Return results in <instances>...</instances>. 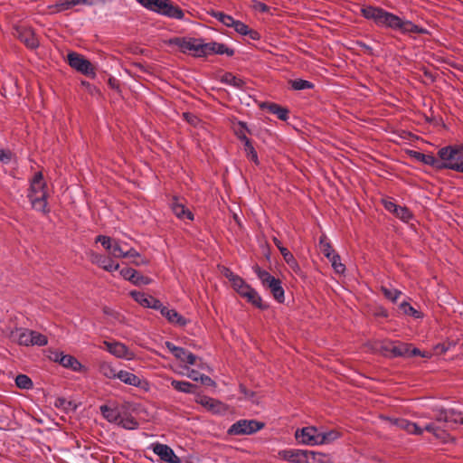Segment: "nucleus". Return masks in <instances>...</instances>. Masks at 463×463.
I'll use <instances>...</instances> for the list:
<instances>
[{
	"mask_svg": "<svg viewBox=\"0 0 463 463\" xmlns=\"http://www.w3.org/2000/svg\"><path fill=\"white\" fill-rule=\"evenodd\" d=\"M364 18L373 21L379 27H385L399 31L403 34L417 33L426 34L428 30L413 24L411 21L403 20L400 16L373 5H365L361 9Z\"/></svg>",
	"mask_w": 463,
	"mask_h": 463,
	"instance_id": "obj_1",
	"label": "nucleus"
},
{
	"mask_svg": "<svg viewBox=\"0 0 463 463\" xmlns=\"http://www.w3.org/2000/svg\"><path fill=\"white\" fill-rule=\"evenodd\" d=\"M437 156V171L449 169L463 174V144L443 146Z\"/></svg>",
	"mask_w": 463,
	"mask_h": 463,
	"instance_id": "obj_2",
	"label": "nucleus"
},
{
	"mask_svg": "<svg viewBox=\"0 0 463 463\" xmlns=\"http://www.w3.org/2000/svg\"><path fill=\"white\" fill-rule=\"evenodd\" d=\"M28 198L31 202L32 207L43 213H47L50 210L47 207V192L46 184L43 181L42 172H37L30 185Z\"/></svg>",
	"mask_w": 463,
	"mask_h": 463,
	"instance_id": "obj_3",
	"label": "nucleus"
},
{
	"mask_svg": "<svg viewBox=\"0 0 463 463\" xmlns=\"http://www.w3.org/2000/svg\"><path fill=\"white\" fill-rule=\"evenodd\" d=\"M167 44L177 46L181 52L189 53L196 58L207 56V43L202 38L174 37L168 40Z\"/></svg>",
	"mask_w": 463,
	"mask_h": 463,
	"instance_id": "obj_4",
	"label": "nucleus"
},
{
	"mask_svg": "<svg viewBox=\"0 0 463 463\" xmlns=\"http://www.w3.org/2000/svg\"><path fill=\"white\" fill-rule=\"evenodd\" d=\"M145 8L161 15L183 20L184 12L171 0H137Z\"/></svg>",
	"mask_w": 463,
	"mask_h": 463,
	"instance_id": "obj_5",
	"label": "nucleus"
},
{
	"mask_svg": "<svg viewBox=\"0 0 463 463\" xmlns=\"http://www.w3.org/2000/svg\"><path fill=\"white\" fill-rule=\"evenodd\" d=\"M95 241L100 243L112 258L121 259L139 257L137 251L132 247L109 236L99 235Z\"/></svg>",
	"mask_w": 463,
	"mask_h": 463,
	"instance_id": "obj_6",
	"label": "nucleus"
},
{
	"mask_svg": "<svg viewBox=\"0 0 463 463\" xmlns=\"http://www.w3.org/2000/svg\"><path fill=\"white\" fill-rule=\"evenodd\" d=\"M254 272L261 281L263 287L270 290L274 298L278 302L283 303L285 300V292L282 288L281 281L270 275L268 271L261 269L258 266L254 268Z\"/></svg>",
	"mask_w": 463,
	"mask_h": 463,
	"instance_id": "obj_7",
	"label": "nucleus"
},
{
	"mask_svg": "<svg viewBox=\"0 0 463 463\" xmlns=\"http://www.w3.org/2000/svg\"><path fill=\"white\" fill-rule=\"evenodd\" d=\"M16 342L24 346H44L48 344V338L45 335L26 328H16L13 333Z\"/></svg>",
	"mask_w": 463,
	"mask_h": 463,
	"instance_id": "obj_8",
	"label": "nucleus"
},
{
	"mask_svg": "<svg viewBox=\"0 0 463 463\" xmlns=\"http://www.w3.org/2000/svg\"><path fill=\"white\" fill-rule=\"evenodd\" d=\"M67 61H68L69 65L72 69L76 70L77 71L80 72L81 74H83L87 77H90V78L96 77L94 66L82 54H80L75 52H71L68 53Z\"/></svg>",
	"mask_w": 463,
	"mask_h": 463,
	"instance_id": "obj_9",
	"label": "nucleus"
},
{
	"mask_svg": "<svg viewBox=\"0 0 463 463\" xmlns=\"http://www.w3.org/2000/svg\"><path fill=\"white\" fill-rule=\"evenodd\" d=\"M264 427L262 422L255 420H239L234 422L229 429L228 434L240 436V435H251L260 430Z\"/></svg>",
	"mask_w": 463,
	"mask_h": 463,
	"instance_id": "obj_10",
	"label": "nucleus"
},
{
	"mask_svg": "<svg viewBox=\"0 0 463 463\" xmlns=\"http://www.w3.org/2000/svg\"><path fill=\"white\" fill-rule=\"evenodd\" d=\"M106 350L113 356L126 361H132L135 359V353L128 348L124 343L119 341H107L103 342Z\"/></svg>",
	"mask_w": 463,
	"mask_h": 463,
	"instance_id": "obj_11",
	"label": "nucleus"
},
{
	"mask_svg": "<svg viewBox=\"0 0 463 463\" xmlns=\"http://www.w3.org/2000/svg\"><path fill=\"white\" fill-rule=\"evenodd\" d=\"M149 449L165 463H182V459L166 444L154 442L149 446Z\"/></svg>",
	"mask_w": 463,
	"mask_h": 463,
	"instance_id": "obj_12",
	"label": "nucleus"
},
{
	"mask_svg": "<svg viewBox=\"0 0 463 463\" xmlns=\"http://www.w3.org/2000/svg\"><path fill=\"white\" fill-rule=\"evenodd\" d=\"M295 437L297 440L304 445L317 446L319 445L320 431L312 426L304 427L296 431Z\"/></svg>",
	"mask_w": 463,
	"mask_h": 463,
	"instance_id": "obj_13",
	"label": "nucleus"
},
{
	"mask_svg": "<svg viewBox=\"0 0 463 463\" xmlns=\"http://www.w3.org/2000/svg\"><path fill=\"white\" fill-rule=\"evenodd\" d=\"M86 254L91 263L99 266L106 271L113 272L119 269V264L115 262L109 257L97 253L93 250H89Z\"/></svg>",
	"mask_w": 463,
	"mask_h": 463,
	"instance_id": "obj_14",
	"label": "nucleus"
},
{
	"mask_svg": "<svg viewBox=\"0 0 463 463\" xmlns=\"http://www.w3.org/2000/svg\"><path fill=\"white\" fill-rule=\"evenodd\" d=\"M382 203L386 211L392 213L404 222H408L412 218V213L409 208L396 204L392 198L383 199Z\"/></svg>",
	"mask_w": 463,
	"mask_h": 463,
	"instance_id": "obj_15",
	"label": "nucleus"
},
{
	"mask_svg": "<svg viewBox=\"0 0 463 463\" xmlns=\"http://www.w3.org/2000/svg\"><path fill=\"white\" fill-rule=\"evenodd\" d=\"M281 455L284 459L292 463H311L310 459H316L317 453L300 449L283 450Z\"/></svg>",
	"mask_w": 463,
	"mask_h": 463,
	"instance_id": "obj_16",
	"label": "nucleus"
},
{
	"mask_svg": "<svg viewBox=\"0 0 463 463\" xmlns=\"http://www.w3.org/2000/svg\"><path fill=\"white\" fill-rule=\"evenodd\" d=\"M14 31L15 37L24 43L26 47L33 50L39 46V40L32 28L17 26L14 28Z\"/></svg>",
	"mask_w": 463,
	"mask_h": 463,
	"instance_id": "obj_17",
	"label": "nucleus"
},
{
	"mask_svg": "<svg viewBox=\"0 0 463 463\" xmlns=\"http://www.w3.org/2000/svg\"><path fill=\"white\" fill-rule=\"evenodd\" d=\"M165 347L173 354V355L179 361L185 363L190 365H194L196 363L197 356L188 350L175 345L172 342L166 341L165 343Z\"/></svg>",
	"mask_w": 463,
	"mask_h": 463,
	"instance_id": "obj_18",
	"label": "nucleus"
},
{
	"mask_svg": "<svg viewBox=\"0 0 463 463\" xmlns=\"http://www.w3.org/2000/svg\"><path fill=\"white\" fill-rule=\"evenodd\" d=\"M130 296L144 307L153 308L158 310L161 308V301L150 295L144 292L133 290L130 292Z\"/></svg>",
	"mask_w": 463,
	"mask_h": 463,
	"instance_id": "obj_19",
	"label": "nucleus"
},
{
	"mask_svg": "<svg viewBox=\"0 0 463 463\" xmlns=\"http://www.w3.org/2000/svg\"><path fill=\"white\" fill-rule=\"evenodd\" d=\"M436 420L439 422L446 423L449 427H453L456 424H463V417L461 414L457 413L453 410H442L440 411Z\"/></svg>",
	"mask_w": 463,
	"mask_h": 463,
	"instance_id": "obj_20",
	"label": "nucleus"
},
{
	"mask_svg": "<svg viewBox=\"0 0 463 463\" xmlns=\"http://www.w3.org/2000/svg\"><path fill=\"white\" fill-rule=\"evenodd\" d=\"M170 207L174 214L180 220L185 221H193L194 213L185 207V205L180 202V200L176 197H174L172 202L170 203Z\"/></svg>",
	"mask_w": 463,
	"mask_h": 463,
	"instance_id": "obj_21",
	"label": "nucleus"
},
{
	"mask_svg": "<svg viewBox=\"0 0 463 463\" xmlns=\"http://www.w3.org/2000/svg\"><path fill=\"white\" fill-rule=\"evenodd\" d=\"M158 310L171 324L177 325L179 326H184L188 324V320L180 315L175 309H170L162 304L161 308Z\"/></svg>",
	"mask_w": 463,
	"mask_h": 463,
	"instance_id": "obj_22",
	"label": "nucleus"
},
{
	"mask_svg": "<svg viewBox=\"0 0 463 463\" xmlns=\"http://www.w3.org/2000/svg\"><path fill=\"white\" fill-rule=\"evenodd\" d=\"M260 109H266L270 114L276 115L279 119L287 121L288 119L289 110L286 107H282L274 102H263Z\"/></svg>",
	"mask_w": 463,
	"mask_h": 463,
	"instance_id": "obj_23",
	"label": "nucleus"
},
{
	"mask_svg": "<svg viewBox=\"0 0 463 463\" xmlns=\"http://www.w3.org/2000/svg\"><path fill=\"white\" fill-rule=\"evenodd\" d=\"M391 422L392 425L406 430L410 434L421 435L423 433V430L420 426L406 419H392Z\"/></svg>",
	"mask_w": 463,
	"mask_h": 463,
	"instance_id": "obj_24",
	"label": "nucleus"
},
{
	"mask_svg": "<svg viewBox=\"0 0 463 463\" xmlns=\"http://www.w3.org/2000/svg\"><path fill=\"white\" fill-rule=\"evenodd\" d=\"M234 50L228 47L224 43L216 42L207 43V56L211 54H225L229 57H232L234 55Z\"/></svg>",
	"mask_w": 463,
	"mask_h": 463,
	"instance_id": "obj_25",
	"label": "nucleus"
},
{
	"mask_svg": "<svg viewBox=\"0 0 463 463\" xmlns=\"http://www.w3.org/2000/svg\"><path fill=\"white\" fill-rule=\"evenodd\" d=\"M99 411L103 418L110 423L117 424L120 419L121 412L117 407H109L106 404L99 407Z\"/></svg>",
	"mask_w": 463,
	"mask_h": 463,
	"instance_id": "obj_26",
	"label": "nucleus"
},
{
	"mask_svg": "<svg viewBox=\"0 0 463 463\" xmlns=\"http://www.w3.org/2000/svg\"><path fill=\"white\" fill-rule=\"evenodd\" d=\"M60 364L64 368H69L73 372L80 373L83 370L84 366L72 355L63 354L60 358Z\"/></svg>",
	"mask_w": 463,
	"mask_h": 463,
	"instance_id": "obj_27",
	"label": "nucleus"
},
{
	"mask_svg": "<svg viewBox=\"0 0 463 463\" xmlns=\"http://www.w3.org/2000/svg\"><path fill=\"white\" fill-rule=\"evenodd\" d=\"M411 156L414 159H416L427 165L431 166L432 168H434L437 171L438 158L435 156H433L432 154H424V153H421L419 151H411Z\"/></svg>",
	"mask_w": 463,
	"mask_h": 463,
	"instance_id": "obj_28",
	"label": "nucleus"
},
{
	"mask_svg": "<svg viewBox=\"0 0 463 463\" xmlns=\"http://www.w3.org/2000/svg\"><path fill=\"white\" fill-rule=\"evenodd\" d=\"M118 379L124 383L125 384L140 387L141 386V379L137 376L135 373H132L128 371L120 370L118 373Z\"/></svg>",
	"mask_w": 463,
	"mask_h": 463,
	"instance_id": "obj_29",
	"label": "nucleus"
},
{
	"mask_svg": "<svg viewBox=\"0 0 463 463\" xmlns=\"http://www.w3.org/2000/svg\"><path fill=\"white\" fill-rule=\"evenodd\" d=\"M117 425L129 430H137L139 426L138 421L128 412L121 413Z\"/></svg>",
	"mask_w": 463,
	"mask_h": 463,
	"instance_id": "obj_30",
	"label": "nucleus"
},
{
	"mask_svg": "<svg viewBox=\"0 0 463 463\" xmlns=\"http://www.w3.org/2000/svg\"><path fill=\"white\" fill-rule=\"evenodd\" d=\"M242 298H246L248 302L260 309H265L267 307V305L262 303L260 294L251 287L244 293Z\"/></svg>",
	"mask_w": 463,
	"mask_h": 463,
	"instance_id": "obj_31",
	"label": "nucleus"
},
{
	"mask_svg": "<svg viewBox=\"0 0 463 463\" xmlns=\"http://www.w3.org/2000/svg\"><path fill=\"white\" fill-rule=\"evenodd\" d=\"M99 373L107 379H118V371L113 366L112 363L103 361L99 365Z\"/></svg>",
	"mask_w": 463,
	"mask_h": 463,
	"instance_id": "obj_32",
	"label": "nucleus"
},
{
	"mask_svg": "<svg viewBox=\"0 0 463 463\" xmlns=\"http://www.w3.org/2000/svg\"><path fill=\"white\" fill-rule=\"evenodd\" d=\"M221 81L222 83L233 86V87H235L237 89H240V90H243L245 85H246V82L244 81V80H242L241 78H237L232 72H225L222 76Z\"/></svg>",
	"mask_w": 463,
	"mask_h": 463,
	"instance_id": "obj_33",
	"label": "nucleus"
},
{
	"mask_svg": "<svg viewBox=\"0 0 463 463\" xmlns=\"http://www.w3.org/2000/svg\"><path fill=\"white\" fill-rule=\"evenodd\" d=\"M199 402L213 412H220L223 409L221 402L208 396L202 397Z\"/></svg>",
	"mask_w": 463,
	"mask_h": 463,
	"instance_id": "obj_34",
	"label": "nucleus"
},
{
	"mask_svg": "<svg viewBox=\"0 0 463 463\" xmlns=\"http://www.w3.org/2000/svg\"><path fill=\"white\" fill-rule=\"evenodd\" d=\"M172 387L184 393H194L195 392L196 386L189 382L184 381H177V380H172L171 381Z\"/></svg>",
	"mask_w": 463,
	"mask_h": 463,
	"instance_id": "obj_35",
	"label": "nucleus"
},
{
	"mask_svg": "<svg viewBox=\"0 0 463 463\" xmlns=\"http://www.w3.org/2000/svg\"><path fill=\"white\" fill-rule=\"evenodd\" d=\"M340 438V432L335 430L320 431L319 445L329 444Z\"/></svg>",
	"mask_w": 463,
	"mask_h": 463,
	"instance_id": "obj_36",
	"label": "nucleus"
},
{
	"mask_svg": "<svg viewBox=\"0 0 463 463\" xmlns=\"http://www.w3.org/2000/svg\"><path fill=\"white\" fill-rule=\"evenodd\" d=\"M319 250L324 254L325 257H330L332 254L335 253L329 239L326 234H323L320 237L319 244H318Z\"/></svg>",
	"mask_w": 463,
	"mask_h": 463,
	"instance_id": "obj_37",
	"label": "nucleus"
},
{
	"mask_svg": "<svg viewBox=\"0 0 463 463\" xmlns=\"http://www.w3.org/2000/svg\"><path fill=\"white\" fill-rule=\"evenodd\" d=\"M388 350L390 353L395 357H407V354L410 351V345L408 344H399V345H392Z\"/></svg>",
	"mask_w": 463,
	"mask_h": 463,
	"instance_id": "obj_38",
	"label": "nucleus"
},
{
	"mask_svg": "<svg viewBox=\"0 0 463 463\" xmlns=\"http://www.w3.org/2000/svg\"><path fill=\"white\" fill-rule=\"evenodd\" d=\"M209 14L216 18L219 22L227 27H231L233 24L234 18L229 14H224L223 12L213 10L209 12Z\"/></svg>",
	"mask_w": 463,
	"mask_h": 463,
	"instance_id": "obj_39",
	"label": "nucleus"
},
{
	"mask_svg": "<svg viewBox=\"0 0 463 463\" xmlns=\"http://www.w3.org/2000/svg\"><path fill=\"white\" fill-rule=\"evenodd\" d=\"M280 253L282 254L284 260L291 269H293L295 271L300 269L293 254L287 248L281 247Z\"/></svg>",
	"mask_w": 463,
	"mask_h": 463,
	"instance_id": "obj_40",
	"label": "nucleus"
},
{
	"mask_svg": "<svg viewBox=\"0 0 463 463\" xmlns=\"http://www.w3.org/2000/svg\"><path fill=\"white\" fill-rule=\"evenodd\" d=\"M15 384L23 390H31L33 387V381L26 374H18L15 377Z\"/></svg>",
	"mask_w": 463,
	"mask_h": 463,
	"instance_id": "obj_41",
	"label": "nucleus"
},
{
	"mask_svg": "<svg viewBox=\"0 0 463 463\" xmlns=\"http://www.w3.org/2000/svg\"><path fill=\"white\" fill-rule=\"evenodd\" d=\"M233 289L241 296L242 297L244 293L250 288V286L245 282V280L241 278L240 276L235 279V280L231 283Z\"/></svg>",
	"mask_w": 463,
	"mask_h": 463,
	"instance_id": "obj_42",
	"label": "nucleus"
},
{
	"mask_svg": "<svg viewBox=\"0 0 463 463\" xmlns=\"http://www.w3.org/2000/svg\"><path fill=\"white\" fill-rule=\"evenodd\" d=\"M289 84L291 86V89L294 90H307V89H313L314 84L307 80L302 79H296L289 81Z\"/></svg>",
	"mask_w": 463,
	"mask_h": 463,
	"instance_id": "obj_43",
	"label": "nucleus"
},
{
	"mask_svg": "<svg viewBox=\"0 0 463 463\" xmlns=\"http://www.w3.org/2000/svg\"><path fill=\"white\" fill-rule=\"evenodd\" d=\"M328 260L331 262V265L335 272L342 274L345 270V265L341 262L340 256L337 253L332 254L330 257H327Z\"/></svg>",
	"mask_w": 463,
	"mask_h": 463,
	"instance_id": "obj_44",
	"label": "nucleus"
},
{
	"mask_svg": "<svg viewBox=\"0 0 463 463\" xmlns=\"http://www.w3.org/2000/svg\"><path fill=\"white\" fill-rule=\"evenodd\" d=\"M72 8L70 0H58L55 4L49 5L52 13H61Z\"/></svg>",
	"mask_w": 463,
	"mask_h": 463,
	"instance_id": "obj_45",
	"label": "nucleus"
},
{
	"mask_svg": "<svg viewBox=\"0 0 463 463\" xmlns=\"http://www.w3.org/2000/svg\"><path fill=\"white\" fill-rule=\"evenodd\" d=\"M244 151L249 160L254 162L257 165L260 164L257 151L255 150L251 141H247L246 146H244Z\"/></svg>",
	"mask_w": 463,
	"mask_h": 463,
	"instance_id": "obj_46",
	"label": "nucleus"
},
{
	"mask_svg": "<svg viewBox=\"0 0 463 463\" xmlns=\"http://www.w3.org/2000/svg\"><path fill=\"white\" fill-rule=\"evenodd\" d=\"M382 291L384 297L392 302H395L402 294L400 290L386 286L382 287Z\"/></svg>",
	"mask_w": 463,
	"mask_h": 463,
	"instance_id": "obj_47",
	"label": "nucleus"
},
{
	"mask_svg": "<svg viewBox=\"0 0 463 463\" xmlns=\"http://www.w3.org/2000/svg\"><path fill=\"white\" fill-rule=\"evenodd\" d=\"M401 309L402 310V312L406 315H409V316H411L415 318H420L421 317V314L420 312H419L418 310H416L412 306H411L409 303L407 302H403L401 304L400 306Z\"/></svg>",
	"mask_w": 463,
	"mask_h": 463,
	"instance_id": "obj_48",
	"label": "nucleus"
},
{
	"mask_svg": "<svg viewBox=\"0 0 463 463\" xmlns=\"http://www.w3.org/2000/svg\"><path fill=\"white\" fill-rule=\"evenodd\" d=\"M231 27L234 28V30L241 35H246V33L248 32V29L250 28L243 22L235 20V19L233 21V24Z\"/></svg>",
	"mask_w": 463,
	"mask_h": 463,
	"instance_id": "obj_49",
	"label": "nucleus"
},
{
	"mask_svg": "<svg viewBox=\"0 0 463 463\" xmlns=\"http://www.w3.org/2000/svg\"><path fill=\"white\" fill-rule=\"evenodd\" d=\"M152 282V279L148 277H145L139 274L137 271L135 273V279L132 280V283L136 286L141 285H149Z\"/></svg>",
	"mask_w": 463,
	"mask_h": 463,
	"instance_id": "obj_50",
	"label": "nucleus"
},
{
	"mask_svg": "<svg viewBox=\"0 0 463 463\" xmlns=\"http://www.w3.org/2000/svg\"><path fill=\"white\" fill-rule=\"evenodd\" d=\"M183 118L194 127H196L200 123V118L191 112H184Z\"/></svg>",
	"mask_w": 463,
	"mask_h": 463,
	"instance_id": "obj_51",
	"label": "nucleus"
},
{
	"mask_svg": "<svg viewBox=\"0 0 463 463\" xmlns=\"http://www.w3.org/2000/svg\"><path fill=\"white\" fill-rule=\"evenodd\" d=\"M14 158V154L9 149H4L0 152V161L2 164L8 165Z\"/></svg>",
	"mask_w": 463,
	"mask_h": 463,
	"instance_id": "obj_52",
	"label": "nucleus"
},
{
	"mask_svg": "<svg viewBox=\"0 0 463 463\" xmlns=\"http://www.w3.org/2000/svg\"><path fill=\"white\" fill-rule=\"evenodd\" d=\"M137 270H135L134 269H131V268H127V269H122L120 270V275L126 279V280H128L130 282H132V280H134L135 279V273H136Z\"/></svg>",
	"mask_w": 463,
	"mask_h": 463,
	"instance_id": "obj_53",
	"label": "nucleus"
},
{
	"mask_svg": "<svg viewBox=\"0 0 463 463\" xmlns=\"http://www.w3.org/2000/svg\"><path fill=\"white\" fill-rule=\"evenodd\" d=\"M252 7L260 13H268L269 11V7L265 3L257 0H252Z\"/></svg>",
	"mask_w": 463,
	"mask_h": 463,
	"instance_id": "obj_54",
	"label": "nucleus"
},
{
	"mask_svg": "<svg viewBox=\"0 0 463 463\" xmlns=\"http://www.w3.org/2000/svg\"><path fill=\"white\" fill-rule=\"evenodd\" d=\"M417 355H420L421 357H429L430 356L429 354L423 353L416 347H411V345H410V351H409V354H407V357H412V356H417Z\"/></svg>",
	"mask_w": 463,
	"mask_h": 463,
	"instance_id": "obj_55",
	"label": "nucleus"
},
{
	"mask_svg": "<svg viewBox=\"0 0 463 463\" xmlns=\"http://www.w3.org/2000/svg\"><path fill=\"white\" fill-rule=\"evenodd\" d=\"M49 359L55 362V363H59L60 364V358L61 356H63V353L62 352H60V351H57V350H49Z\"/></svg>",
	"mask_w": 463,
	"mask_h": 463,
	"instance_id": "obj_56",
	"label": "nucleus"
},
{
	"mask_svg": "<svg viewBox=\"0 0 463 463\" xmlns=\"http://www.w3.org/2000/svg\"><path fill=\"white\" fill-rule=\"evenodd\" d=\"M222 274L223 276L231 282L232 283L235 279H237L239 276L236 275L233 271H232V269H228V268H223L222 269Z\"/></svg>",
	"mask_w": 463,
	"mask_h": 463,
	"instance_id": "obj_57",
	"label": "nucleus"
},
{
	"mask_svg": "<svg viewBox=\"0 0 463 463\" xmlns=\"http://www.w3.org/2000/svg\"><path fill=\"white\" fill-rule=\"evenodd\" d=\"M203 373H200L198 371H195L194 369H188L186 376L193 381L199 382L200 376H202Z\"/></svg>",
	"mask_w": 463,
	"mask_h": 463,
	"instance_id": "obj_58",
	"label": "nucleus"
},
{
	"mask_svg": "<svg viewBox=\"0 0 463 463\" xmlns=\"http://www.w3.org/2000/svg\"><path fill=\"white\" fill-rule=\"evenodd\" d=\"M199 382H201L203 384L208 385V386L215 385L214 381L211 377H209L205 374H202V376H200Z\"/></svg>",
	"mask_w": 463,
	"mask_h": 463,
	"instance_id": "obj_59",
	"label": "nucleus"
},
{
	"mask_svg": "<svg viewBox=\"0 0 463 463\" xmlns=\"http://www.w3.org/2000/svg\"><path fill=\"white\" fill-rule=\"evenodd\" d=\"M421 429L423 430V431L427 430L429 432L433 433L436 437L439 438V435L438 433L439 429L433 423H429L424 428Z\"/></svg>",
	"mask_w": 463,
	"mask_h": 463,
	"instance_id": "obj_60",
	"label": "nucleus"
},
{
	"mask_svg": "<svg viewBox=\"0 0 463 463\" xmlns=\"http://www.w3.org/2000/svg\"><path fill=\"white\" fill-rule=\"evenodd\" d=\"M245 36H249L251 40H254V41H258L260 39V33L257 32L256 30L250 29V28L248 29V32L246 33Z\"/></svg>",
	"mask_w": 463,
	"mask_h": 463,
	"instance_id": "obj_61",
	"label": "nucleus"
},
{
	"mask_svg": "<svg viewBox=\"0 0 463 463\" xmlns=\"http://www.w3.org/2000/svg\"><path fill=\"white\" fill-rule=\"evenodd\" d=\"M357 44L364 50V52L367 54H373V48L371 46H369L368 44L363 43V42H358Z\"/></svg>",
	"mask_w": 463,
	"mask_h": 463,
	"instance_id": "obj_62",
	"label": "nucleus"
},
{
	"mask_svg": "<svg viewBox=\"0 0 463 463\" xmlns=\"http://www.w3.org/2000/svg\"><path fill=\"white\" fill-rule=\"evenodd\" d=\"M237 136H238V138H239L241 142H243L244 146H246L247 141H250V138H248V137H246V135H245L244 133H242L241 131L237 132Z\"/></svg>",
	"mask_w": 463,
	"mask_h": 463,
	"instance_id": "obj_63",
	"label": "nucleus"
},
{
	"mask_svg": "<svg viewBox=\"0 0 463 463\" xmlns=\"http://www.w3.org/2000/svg\"><path fill=\"white\" fill-rule=\"evenodd\" d=\"M109 85L112 89H118L119 88L118 81L115 78H109Z\"/></svg>",
	"mask_w": 463,
	"mask_h": 463,
	"instance_id": "obj_64",
	"label": "nucleus"
}]
</instances>
